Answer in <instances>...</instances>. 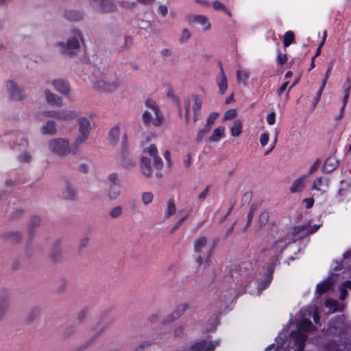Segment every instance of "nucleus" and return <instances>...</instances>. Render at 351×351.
I'll return each mask as SVG.
<instances>
[{
    "label": "nucleus",
    "instance_id": "nucleus-1",
    "mask_svg": "<svg viewBox=\"0 0 351 351\" xmlns=\"http://www.w3.org/2000/svg\"><path fill=\"white\" fill-rule=\"evenodd\" d=\"M311 316L313 317L315 323L318 322L319 317L315 307H311L307 311H302L300 312V319L297 323L298 331L291 335L289 350H287L284 345L280 343L279 341L282 338L279 337L276 339L277 346L275 351H302L306 339V335L303 332L314 330V326L307 319V317Z\"/></svg>",
    "mask_w": 351,
    "mask_h": 351
},
{
    "label": "nucleus",
    "instance_id": "nucleus-2",
    "mask_svg": "<svg viewBox=\"0 0 351 351\" xmlns=\"http://www.w3.org/2000/svg\"><path fill=\"white\" fill-rule=\"evenodd\" d=\"M83 42V34L81 30L73 29L69 34L66 42H57L55 43V47L63 53L73 55L80 49V45Z\"/></svg>",
    "mask_w": 351,
    "mask_h": 351
},
{
    "label": "nucleus",
    "instance_id": "nucleus-3",
    "mask_svg": "<svg viewBox=\"0 0 351 351\" xmlns=\"http://www.w3.org/2000/svg\"><path fill=\"white\" fill-rule=\"evenodd\" d=\"M146 109L143 114V121L148 125L159 126L163 121V116L156 101L147 99L145 102Z\"/></svg>",
    "mask_w": 351,
    "mask_h": 351
},
{
    "label": "nucleus",
    "instance_id": "nucleus-4",
    "mask_svg": "<svg viewBox=\"0 0 351 351\" xmlns=\"http://www.w3.org/2000/svg\"><path fill=\"white\" fill-rule=\"evenodd\" d=\"M123 84V80L121 77H117L108 80L104 76L97 77L93 82V88L102 93H115Z\"/></svg>",
    "mask_w": 351,
    "mask_h": 351
},
{
    "label": "nucleus",
    "instance_id": "nucleus-5",
    "mask_svg": "<svg viewBox=\"0 0 351 351\" xmlns=\"http://www.w3.org/2000/svg\"><path fill=\"white\" fill-rule=\"evenodd\" d=\"M48 150L60 157H65L71 152L69 140L66 138H53L47 143Z\"/></svg>",
    "mask_w": 351,
    "mask_h": 351
},
{
    "label": "nucleus",
    "instance_id": "nucleus-6",
    "mask_svg": "<svg viewBox=\"0 0 351 351\" xmlns=\"http://www.w3.org/2000/svg\"><path fill=\"white\" fill-rule=\"evenodd\" d=\"M77 133L73 143L75 147L84 143L88 140L91 130L90 122L85 117H81L77 119Z\"/></svg>",
    "mask_w": 351,
    "mask_h": 351
},
{
    "label": "nucleus",
    "instance_id": "nucleus-7",
    "mask_svg": "<svg viewBox=\"0 0 351 351\" xmlns=\"http://www.w3.org/2000/svg\"><path fill=\"white\" fill-rule=\"evenodd\" d=\"M194 250L195 253L198 254L197 261L199 265L203 263V257L202 255H206V261H208V255L210 252V249L208 246V239L206 237H200L194 242Z\"/></svg>",
    "mask_w": 351,
    "mask_h": 351
},
{
    "label": "nucleus",
    "instance_id": "nucleus-8",
    "mask_svg": "<svg viewBox=\"0 0 351 351\" xmlns=\"http://www.w3.org/2000/svg\"><path fill=\"white\" fill-rule=\"evenodd\" d=\"M91 7L98 12H110L116 9L112 0H90Z\"/></svg>",
    "mask_w": 351,
    "mask_h": 351
},
{
    "label": "nucleus",
    "instance_id": "nucleus-9",
    "mask_svg": "<svg viewBox=\"0 0 351 351\" xmlns=\"http://www.w3.org/2000/svg\"><path fill=\"white\" fill-rule=\"evenodd\" d=\"M330 180L326 177L316 178L311 185V190L315 191V194L323 195L329 189Z\"/></svg>",
    "mask_w": 351,
    "mask_h": 351
},
{
    "label": "nucleus",
    "instance_id": "nucleus-10",
    "mask_svg": "<svg viewBox=\"0 0 351 351\" xmlns=\"http://www.w3.org/2000/svg\"><path fill=\"white\" fill-rule=\"evenodd\" d=\"M5 88L12 99L21 100L24 98L25 94L23 90L14 80L8 81L5 84Z\"/></svg>",
    "mask_w": 351,
    "mask_h": 351
},
{
    "label": "nucleus",
    "instance_id": "nucleus-11",
    "mask_svg": "<svg viewBox=\"0 0 351 351\" xmlns=\"http://www.w3.org/2000/svg\"><path fill=\"white\" fill-rule=\"evenodd\" d=\"M320 227V225H315L310 226L309 225H304L297 226L293 228L292 233L295 236V239L303 237L306 234H312L316 232Z\"/></svg>",
    "mask_w": 351,
    "mask_h": 351
},
{
    "label": "nucleus",
    "instance_id": "nucleus-12",
    "mask_svg": "<svg viewBox=\"0 0 351 351\" xmlns=\"http://www.w3.org/2000/svg\"><path fill=\"white\" fill-rule=\"evenodd\" d=\"M308 176L304 175L295 179L291 184L289 191L291 193H301L308 182Z\"/></svg>",
    "mask_w": 351,
    "mask_h": 351
},
{
    "label": "nucleus",
    "instance_id": "nucleus-13",
    "mask_svg": "<svg viewBox=\"0 0 351 351\" xmlns=\"http://www.w3.org/2000/svg\"><path fill=\"white\" fill-rule=\"evenodd\" d=\"M219 343V341H202L197 342L191 346L193 351H213L217 346Z\"/></svg>",
    "mask_w": 351,
    "mask_h": 351
},
{
    "label": "nucleus",
    "instance_id": "nucleus-14",
    "mask_svg": "<svg viewBox=\"0 0 351 351\" xmlns=\"http://www.w3.org/2000/svg\"><path fill=\"white\" fill-rule=\"evenodd\" d=\"M189 22L191 24L197 23L201 25L203 30H209L211 27V24L208 19L204 15H191L189 16Z\"/></svg>",
    "mask_w": 351,
    "mask_h": 351
},
{
    "label": "nucleus",
    "instance_id": "nucleus-15",
    "mask_svg": "<svg viewBox=\"0 0 351 351\" xmlns=\"http://www.w3.org/2000/svg\"><path fill=\"white\" fill-rule=\"evenodd\" d=\"M53 88L62 95H68L71 91V88L67 82L62 79H55L51 82Z\"/></svg>",
    "mask_w": 351,
    "mask_h": 351
},
{
    "label": "nucleus",
    "instance_id": "nucleus-16",
    "mask_svg": "<svg viewBox=\"0 0 351 351\" xmlns=\"http://www.w3.org/2000/svg\"><path fill=\"white\" fill-rule=\"evenodd\" d=\"M45 98L47 102L53 106L60 107L62 106V99L53 93L51 90L47 89L44 93Z\"/></svg>",
    "mask_w": 351,
    "mask_h": 351
},
{
    "label": "nucleus",
    "instance_id": "nucleus-17",
    "mask_svg": "<svg viewBox=\"0 0 351 351\" xmlns=\"http://www.w3.org/2000/svg\"><path fill=\"white\" fill-rule=\"evenodd\" d=\"M40 132L43 135H55L57 133L56 123L54 121H47L40 128Z\"/></svg>",
    "mask_w": 351,
    "mask_h": 351
},
{
    "label": "nucleus",
    "instance_id": "nucleus-18",
    "mask_svg": "<svg viewBox=\"0 0 351 351\" xmlns=\"http://www.w3.org/2000/svg\"><path fill=\"white\" fill-rule=\"evenodd\" d=\"M58 119L61 121H70L78 116L77 111L71 109H64L58 111Z\"/></svg>",
    "mask_w": 351,
    "mask_h": 351
},
{
    "label": "nucleus",
    "instance_id": "nucleus-19",
    "mask_svg": "<svg viewBox=\"0 0 351 351\" xmlns=\"http://www.w3.org/2000/svg\"><path fill=\"white\" fill-rule=\"evenodd\" d=\"M225 135V128L223 126H218L207 137L206 141L208 143H216L220 141Z\"/></svg>",
    "mask_w": 351,
    "mask_h": 351
},
{
    "label": "nucleus",
    "instance_id": "nucleus-20",
    "mask_svg": "<svg viewBox=\"0 0 351 351\" xmlns=\"http://www.w3.org/2000/svg\"><path fill=\"white\" fill-rule=\"evenodd\" d=\"M62 195L63 198L65 199H74L77 195V191L71 183L66 182L65 186L62 190Z\"/></svg>",
    "mask_w": 351,
    "mask_h": 351
},
{
    "label": "nucleus",
    "instance_id": "nucleus-21",
    "mask_svg": "<svg viewBox=\"0 0 351 351\" xmlns=\"http://www.w3.org/2000/svg\"><path fill=\"white\" fill-rule=\"evenodd\" d=\"M216 82L219 87V93L223 95L228 88V80L223 69L221 70L219 75L217 77Z\"/></svg>",
    "mask_w": 351,
    "mask_h": 351
},
{
    "label": "nucleus",
    "instance_id": "nucleus-22",
    "mask_svg": "<svg viewBox=\"0 0 351 351\" xmlns=\"http://www.w3.org/2000/svg\"><path fill=\"white\" fill-rule=\"evenodd\" d=\"M192 108L194 114L193 121H196L199 119L200 110L203 104V99L197 96H194L192 99Z\"/></svg>",
    "mask_w": 351,
    "mask_h": 351
},
{
    "label": "nucleus",
    "instance_id": "nucleus-23",
    "mask_svg": "<svg viewBox=\"0 0 351 351\" xmlns=\"http://www.w3.org/2000/svg\"><path fill=\"white\" fill-rule=\"evenodd\" d=\"M338 160L335 157H329L326 160L322 170L326 173L331 172L338 167Z\"/></svg>",
    "mask_w": 351,
    "mask_h": 351
},
{
    "label": "nucleus",
    "instance_id": "nucleus-24",
    "mask_svg": "<svg viewBox=\"0 0 351 351\" xmlns=\"http://www.w3.org/2000/svg\"><path fill=\"white\" fill-rule=\"evenodd\" d=\"M140 167L141 173L146 177L151 176L152 171L151 168L150 160L145 157L141 158Z\"/></svg>",
    "mask_w": 351,
    "mask_h": 351
},
{
    "label": "nucleus",
    "instance_id": "nucleus-25",
    "mask_svg": "<svg viewBox=\"0 0 351 351\" xmlns=\"http://www.w3.org/2000/svg\"><path fill=\"white\" fill-rule=\"evenodd\" d=\"M333 283V281L331 278H328L324 280V281L319 283L317 286V292L319 294H323L324 293H326L327 291H328L330 287H332V285Z\"/></svg>",
    "mask_w": 351,
    "mask_h": 351
},
{
    "label": "nucleus",
    "instance_id": "nucleus-26",
    "mask_svg": "<svg viewBox=\"0 0 351 351\" xmlns=\"http://www.w3.org/2000/svg\"><path fill=\"white\" fill-rule=\"evenodd\" d=\"M121 134V126L120 125H116L114 128L111 129V130L109 132V141L112 144H116L119 139Z\"/></svg>",
    "mask_w": 351,
    "mask_h": 351
},
{
    "label": "nucleus",
    "instance_id": "nucleus-27",
    "mask_svg": "<svg viewBox=\"0 0 351 351\" xmlns=\"http://www.w3.org/2000/svg\"><path fill=\"white\" fill-rule=\"evenodd\" d=\"M236 77L239 83H241L243 86H246L250 77V73L245 70L239 69L237 71Z\"/></svg>",
    "mask_w": 351,
    "mask_h": 351
},
{
    "label": "nucleus",
    "instance_id": "nucleus-28",
    "mask_svg": "<svg viewBox=\"0 0 351 351\" xmlns=\"http://www.w3.org/2000/svg\"><path fill=\"white\" fill-rule=\"evenodd\" d=\"M121 195L120 186L110 185L108 189V197L110 200H115Z\"/></svg>",
    "mask_w": 351,
    "mask_h": 351
},
{
    "label": "nucleus",
    "instance_id": "nucleus-29",
    "mask_svg": "<svg viewBox=\"0 0 351 351\" xmlns=\"http://www.w3.org/2000/svg\"><path fill=\"white\" fill-rule=\"evenodd\" d=\"M176 212V206L174 200L169 199L167 202V208L165 212V216L169 218L173 216Z\"/></svg>",
    "mask_w": 351,
    "mask_h": 351
},
{
    "label": "nucleus",
    "instance_id": "nucleus-30",
    "mask_svg": "<svg viewBox=\"0 0 351 351\" xmlns=\"http://www.w3.org/2000/svg\"><path fill=\"white\" fill-rule=\"evenodd\" d=\"M242 122L239 119L234 121L233 125L230 128V132L232 136H239L241 133Z\"/></svg>",
    "mask_w": 351,
    "mask_h": 351
},
{
    "label": "nucleus",
    "instance_id": "nucleus-31",
    "mask_svg": "<svg viewBox=\"0 0 351 351\" xmlns=\"http://www.w3.org/2000/svg\"><path fill=\"white\" fill-rule=\"evenodd\" d=\"M271 282V277L270 276H267V279L266 280L264 281V283L263 285H261L259 284L258 282H250V285L252 284H258L257 286H258V289H257V291H253L252 290H248V291L252 294V295H255V294H260L261 291H263V289H265L267 286Z\"/></svg>",
    "mask_w": 351,
    "mask_h": 351
},
{
    "label": "nucleus",
    "instance_id": "nucleus-32",
    "mask_svg": "<svg viewBox=\"0 0 351 351\" xmlns=\"http://www.w3.org/2000/svg\"><path fill=\"white\" fill-rule=\"evenodd\" d=\"M122 165L125 169H131L134 167L135 162L132 158L128 154L123 152V161Z\"/></svg>",
    "mask_w": 351,
    "mask_h": 351
},
{
    "label": "nucleus",
    "instance_id": "nucleus-33",
    "mask_svg": "<svg viewBox=\"0 0 351 351\" xmlns=\"http://www.w3.org/2000/svg\"><path fill=\"white\" fill-rule=\"evenodd\" d=\"M210 128L206 125H205L203 128L200 129L197 134L196 141L197 142H202L203 141L206 140V136L210 131Z\"/></svg>",
    "mask_w": 351,
    "mask_h": 351
},
{
    "label": "nucleus",
    "instance_id": "nucleus-34",
    "mask_svg": "<svg viewBox=\"0 0 351 351\" xmlns=\"http://www.w3.org/2000/svg\"><path fill=\"white\" fill-rule=\"evenodd\" d=\"M213 7L216 10H221L228 16H232L231 12L226 8V6L223 3H221L219 1L216 0L213 1Z\"/></svg>",
    "mask_w": 351,
    "mask_h": 351
},
{
    "label": "nucleus",
    "instance_id": "nucleus-35",
    "mask_svg": "<svg viewBox=\"0 0 351 351\" xmlns=\"http://www.w3.org/2000/svg\"><path fill=\"white\" fill-rule=\"evenodd\" d=\"M154 199V194L149 191L143 192L141 195V201L143 205H149Z\"/></svg>",
    "mask_w": 351,
    "mask_h": 351
},
{
    "label": "nucleus",
    "instance_id": "nucleus-36",
    "mask_svg": "<svg viewBox=\"0 0 351 351\" xmlns=\"http://www.w3.org/2000/svg\"><path fill=\"white\" fill-rule=\"evenodd\" d=\"M286 246L287 241L285 240H280L274 245L272 250L275 254H281Z\"/></svg>",
    "mask_w": 351,
    "mask_h": 351
},
{
    "label": "nucleus",
    "instance_id": "nucleus-37",
    "mask_svg": "<svg viewBox=\"0 0 351 351\" xmlns=\"http://www.w3.org/2000/svg\"><path fill=\"white\" fill-rule=\"evenodd\" d=\"M123 206L118 205L112 208L109 212V215L112 219L119 217L123 213Z\"/></svg>",
    "mask_w": 351,
    "mask_h": 351
},
{
    "label": "nucleus",
    "instance_id": "nucleus-38",
    "mask_svg": "<svg viewBox=\"0 0 351 351\" xmlns=\"http://www.w3.org/2000/svg\"><path fill=\"white\" fill-rule=\"evenodd\" d=\"M10 307L8 300H3L0 302V321H1L6 313L8 312Z\"/></svg>",
    "mask_w": 351,
    "mask_h": 351
},
{
    "label": "nucleus",
    "instance_id": "nucleus-39",
    "mask_svg": "<svg viewBox=\"0 0 351 351\" xmlns=\"http://www.w3.org/2000/svg\"><path fill=\"white\" fill-rule=\"evenodd\" d=\"M269 215L267 210H262L258 217V225L261 227L265 226L269 220Z\"/></svg>",
    "mask_w": 351,
    "mask_h": 351
},
{
    "label": "nucleus",
    "instance_id": "nucleus-40",
    "mask_svg": "<svg viewBox=\"0 0 351 351\" xmlns=\"http://www.w3.org/2000/svg\"><path fill=\"white\" fill-rule=\"evenodd\" d=\"M350 88H351L350 80V79H347L345 88H344V96L343 98V104L341 110H343V109L345 108V106L347 104V101H348V99L349 97V95H350Z\"/></svg>",
    "mask_w": 351,
    "mask_h": 351
},
{
    "label": "nucleus",
    "instance_id": "nucleus-41",
    "mask_svg": "<svg viewBox=\"0 0 351 351\" xmlns=\"http://www.w3.org/2000/svg\"><path fill=\"white\" fill-rule=\"evenodd\" d=\"M183 107L184 108V117L186 119V122L189 123L190 119V107H191V99H185L183 101Z\"/></svg>",
    "mask_w": 351,
    "mask_h": 351
},
{
    "label": "nucleus",
    "instance_id": "nucleus-42",
    "mask_svg": "<svg viewBox=\"0 0 351 351\" xmlns=\"http://www.w3.org/2000/svg\"><path fill=\"white\" fill-rule=\"evenodd\" d=\"M294 40V34L291 31H288L285 34L284 36V46L285 47H289Z\"/></svg>",
    "mask_w": 351,
    "mask_h": 351
},
{
    "label": "nucleus",
    "instance_id": "nucleus-43",
    "mask_svg": "<svg viewBox=\"0 0 351 351\" xmlns=\"http://www.w3.org/2000/svg\"><path fill=\"white\" fill-rule=\"evenodd\" d=\"M143 150L145 153L149 154L152 157H155L157 155V149L154 145L151 144L148 146L143 145Z\"/></svg>",
    "mask_w": 351,
    "mask_h": 351
},
{
    "label": "nucleus",
    "instance_id": "nucleus-44",
    "mask_svg": "<svg viewBox=\"0 0 351 351\" xmlns=\"http://www.w3.org/2000/svg\"><path fill=\"white\" fill-rule=\"evenodd\" d=\"M108 180L110 182V183L112 184L111 185H121L119 175L117 173H110L108 176Z\"/></svg>",
    "mask_w": 351,
    "mask_h": 351
},
{
    "label": "nucleus",
    "instance_id": "nucleus-45",
    "mask_svg": "<svg viewBox=\"0 0 351 351\" xmlns=\"http://www.w3.org/2000/svg\"><path fill=\"white\" fill-rule=\"evenodd\" d=\"M189 308V304L186 303H183L180 304L174 313L176 315L177 317L181 316L184 312Z\"/></svg>",
    "mask_w": 351,
    "mask_h": 351
},
{
    "label": "nucleus",
    "instance_id": "nucleus-46",
    "mask_svg": "<svg viewBox=\"0 0 351 351\" xmlns=\"http://www.w3.org/2000/svg\"><path fill=\"white\" fill-rule=\"evenodd\" d=\"M189 308V304L186 303H183L180 304L174 313L176 315L177 317L181 316L184 312Z\"/></svg>",
    "mask_w": 351,
    "mask_h": 351
},
{
    "label": "nucleus",
    "instance_id": "nucleus-47",
    "mask_svg": "<svg viewBox=\"0 0 351 351\" xmlns=\"http://www.w3.org/2000/svg\"><path fill=\"white\" fill-rule=\"evenodd\" d=\"M338 305V302L336 300H327L326 301V306L332 312H335L339 310Z\"/></svg>",
    "mask_w": 351,
    "mask_h": 351
},
{
    "label": "nucleus",
    "instance_id": "nucleus-48",
    "mask_svg": "<svg viewBox=\"0 0 351 351\" xmlns=\"http://www.w3.org/2000/svg\"><path fill=\"white\" fill-rule=\"evenodd\" d=\"M237 112L236 110L230 109L228 111H226V113L224 114L223 120L224 121H226L232 119L237 116Z\"/></svg>",
    "mask_w": 351,
    "mask_h": 351
},
{
    "label": "nucleus",
    "instance_id": "nucleus-49",
    "mask_svg": "<svg viewBox=\"0 0 351 351\" xmlns=\"http://www.w3.org/2000/svg\"><path fill=\"white\" fill-rule=\"evenodd\" d=\"M219 114L217 112H212L210 114V115L208 116V117L207 118V120H206V124L205 125L209 127L210 128H211V126L213 125V124L215 123L216 119L217 118Z\"/></svg>",
    "mask_w": 351,
    "mask_h": 351
},
{
    "label": "nucleus",
    "instance_id": "nucleus-50",
    "mask_svg": "<svg viewBox=\"0 0 351 351\" xmlns=\"http://www.w3.org/2000/svg\"><path fill=\"white\" fill-rule=\"evenodd\" d=\"M269 134L267 132L262 133L260 136V143L262 147H265L269 141Z\"/></svg>",
    "mask_w": 351,
    "mask_h": 351
},
{
    "label": "nucleus",
    "instance_id": "nucleus-51",
    "mask_svg": "<svg viewBox=\"0 0 351 351\" xmlns=\"http://www.w3.org/2000/svg\"><path fill=\"white\" fill-rule=\"evenodd\" d=\"M321 162L319 159L316 160L313 164L311 166L308 170V176L313 173H314L319 167Z\"/></svg>",
    "mask_w": 351,
    "mask_h": 351
},
{
    "label": "nucleus",
    "instance_id": "nucleus-52",
    "mask_svg": "<svg viewBox=\"0 0 351 351\" xmlns=\"http://www.w3.org/2000/svg\"><path fill=\"white\" fill-rule=\"evenodd\" d=\"M19 159L22 162H29L32 159V156L29 153L24 152L19 156Z\"/></svg>",
    "mask_w": 351,
    "mask_h": 351
},
{
    "label": "nucleus",
    "instance_id": "nucleus-53",
    "mask_svg": "<svg viewBox=\"0 0 351 351\" xmlns=\"http://www.w3.org/2000/svg\"><path fill=\"white\" fill-rule=\"evenodd\" d=\"M190 37H191V33H190L189 30L187 29H184L182 31V34H181V37H180L181 41L186 42L189 39Z\"/></svg>",
    "mask_w": 351,
    "mask_h": 351
},
{
    "label": "nucleus",
    "instance_id": "nucleus-54",
    "mask_svg": "<svg viewBox=\"0 0 351 351\" xmlns=\"http://www.w3.org/2000/svg\"><path fill=\"white\" fill-rule=\"evenodd\" d=\"M267 122L269 125H274L276 122V114L274 112H270L266 117Z\"/></svg>",
    "mask_w": 351,
    "mask_h": 351
},
{
    "label": "nucleus",
    "instance_id": "nucleus-55",
    "mask_svg": "<svg viewBox=\"0 0 351 351\" xmlns=\"http://www.w3.org/2000/svg\"><path fill=\"white\" fill-rule=\"evenodd\" d=\"M154 158V164L156 168L160 169L162 166V159L158 156L157 155L155 156Z\"/></svg>",
    "mask_w": 351,
    "mask_h": 351
},
{
    "label": "nucleus",
    "instance_id": "nucleus-56",
    "mask_svg": "<svg viewBox=\"0 0 351 351\" xmlns=\"http://www.w3.org/2000/svg\"><path fill=\"white\" fill-rule=\"evenodd\" d=\"M158 12L161 16H165L168 12V8L167 5H160L158 6Z\"/></svg>",
    "mask_w": 351,
    "mask_h": 351
},
{
    "label": "nucleus",
    "instance_id": "nucleus-57",
    "mask_svg": "<svg viewBox=\"0 0 351 351\" xmlns=\"http://www.w3.org/2000/svg\"><path fill=\"white\" fill-rule=\"evenodd\" d=\"M289 84V81H286L280 86V88L277 90L278 95H280L287 89Z\"/></svg>",
    "mask_w": 351,
    "mask_h": 351
},
{
    "label": "nucleus",
    "instance_id": "nucleus-58",
    "mask_svg": "<svg viewBox=\"0 0 351 351\" xmlns=\"http://www.w3.org/2000/svg\"><path fill=\"white\" fill-rule=\"evenodd\" d=\"M332 69V66H330L328 70L326 71V72L324 74V76L322 79V84H323V86H326V83H327V80L330 76V71Z\"/></svg>",
    "mask_w": 351,
    "mask_h": 351
},
{
    "label": "nucleus",
    "instance_id": "nucleus-59",
    "mask_svg": "<svg viewBox=\"0 0 351 351\" xmlns=\"http://www.w3.org/2000/svg\"><path fill=\"white\" fill-rule=\"evenodd\" d=\"M70 14L72 15L69 16V18L72 20H80L82 18V15L80 12H71Z\"/></svg>",
    "mask_w": 351,
    "mask_h": 351
},
{
    "label": "nucleus",
    "instance_id": "nucleus-60",
    "mask_svg": "<svg viewBox=\"0 0 351 351\" xmlns=\"http://www.w3.org/2000/svg\"><path fill=\"white\" fill-rule=\"evenodd\" d=\"M254 213V208H251L250 212L247 214V226H246L247 227H249L251 225Z\"/></svg>",
    "mask_w": 351,
    "mask_h": 351
},
{
    "label": "nucleus",
    "instance_id": "nucleus-61",
    "mask_svg": "<svg viewBox=\"0 0 351 351\" xmlns=\"http://www.w3.org/2000/svg\"><path fill=\"white\" fill-rule=\"evenodd\" d=\"M305 204V207L306 208H310L313 206L314 199L313 198H306L303 200Z\"/></svg>",
    "mask_w": 351,
    "mask_h": 351
},
{
    "label": "nucleus",
    "instance_id": "nucleus-62",
    "mask_svg": "<svg viewBox=\"0 0 351 351\" xmlns=\"http://www.w3.org/2000/svg\"><path fill=\"white\" fill-rule=\"evenodd\" d=\"M191 164V156L189 154V155H186L184 160H183V165L185 167L188 168L190 167Z\"/></svg>",
    "mask_w": 351,
    "mask_h": 351
},
{
    "label": "nucleus",
    "instance_id": "nucleus-63",
    "mask_svg": "<svg viewBox=\"0 0 351 351\" xmlns=\"http://www.w3.org/2000/svg\"><path fill=\"white\" fill-rule=\"evenodd\" d=\"M187 217V215H184L183 217H182L178 221L177 223L175 224V226H173V230H176L177 228H178V227L185 221V219H186Z\"/></svg>",
    "mask_w": 351,
    "mask_h": 351
},
{
    "label": "nucleus",
    "instance_id": "nucleus-64",
    "mask_svg": "<svg viewBox=\"0 0 351 351\" xmlns=\"http://www.w3.org/2000/svg\"><path fill=\"white\" fill-rule=\"evenodd\" d=\"M278 60L280 64H282L287 61V56L285 54L278 53Z\"/></svg>",
    "mask_w": 351,
    "mask_h": 351
}]
</instances>
